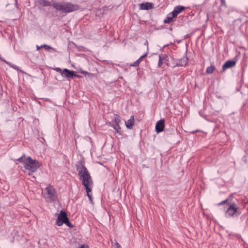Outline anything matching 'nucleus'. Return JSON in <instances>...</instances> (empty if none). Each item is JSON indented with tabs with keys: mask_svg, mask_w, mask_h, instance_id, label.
I'll list each match as a JSON object with an SVG mask.
<instances>
[{
	"mask_svg": "<svg viewBox=\"0 0 248 248\" xmlns=\"http://www.w3.org/2000/svg\"><path fill=\"white\" fill-rule=\"evenodd\" d=\"M79 248H89L87 245L83 244Z\"/></svg>",
	"mask_w": 248,
	"mask_h": 248,
	"instance_id": "cd10ccee",
	"label": "nucleus"
},
{
	"mask_svg": "<svg viewBox=\"0 0 248 248\" xmlns=\"http://www.w3.org/2000/svg\"><path fill=\"white\" fill-rule=\"evenodd\" d=\"M40 3L44 6H47L49 5V2L45 0H41Z\"/></svg>",
	"mask_w": 248,
	"mask_h": 248,
	"instance_id": "6ab92c4d",
	"label": "nucleus"
},
{
	"mask_svg": "<svg viewBox=\"0 0 248 248\" xmlns=\"http://www.w3.org/2000/svg\"><path fill=\"white\" fill-rule=\"evenodd\" d=\"M148 54V53L146 52L142 56H140V57L139 58L141 61H142V59L144 58L145 57H146Z\"/></svg>",
	"mask_w": 248,
	"mask_h": 248,
	"instance_id": "bb28decb",
	"label": "nucleus"
},
{
	"mask_svg": "<svg viewBox=\"0 0 248 248\" xmlns=\"http://www.w3.org/2000/svg\"><path fill=\"white\" fill-rule=\"evenodd\" d=\"M25 155H23L19 158L17 160L21 162H23L24 167L26 169L31 172H35L40 167L39 163L36 160L32 159L30 156L27 158L26 161H23V158Z\"/></svg>",
	"mask_w": 248,
	"mask_h": 248,
	"instance_id": "20e7f679",
	"label": "nucleus"
},
{
	"mask_svg": "<svg viewBox=\"0 0 248 248\" xmlns=\"http://www.w3.org/2000/svg\"><path fill=\"white\" fill-rule=\"evenodd\" d=\"M144 45H146L147 46V47H148V42L147 40L145 41V42L144 43Z\"/></svg>",
	"mask_w": 248,
	"mask_h": 248,
	"instance_id": "c756f323",
	"label": "nucleus"
},
{
	"mask_svg": "<svg viewBox=\"0 0 248 248\" xmlns=\"http://www.w3.org/2000/svg\"><path fill=\"white\" fill-rule=\"evenodd\" d=\"M74 73L75 72L73 71H70L68 69L65 68L62 70V76L67 78H71L74 77Z\"/></svg>",
	"mask_w": 248,
	"mask_h": 248,
	"instance_id": "6e6552de",
	"label": "nucleus"
},
{
	"mask_svg": "<svg viewBox=\"0 0 248 248\" xmlns=\"http://www.w3.org/2000/svg\"><path fill=\"white\" fill-rule=\"evenodd\" d=\"M163 60H162V58H159V61H158V66L159 67H161L162 64V63H163Z\"/></svg>",
	"mask_w": 248,
	"mask_h": 248,
	"instance_id": "b1692460",
	"label": "nucleus"
},
{
	"mask_svg": "<svg viewBox=\"0 0 248 248\" xmlns=\"http://www.w3.org/2000/svg\"><path fill=\"white\" fill-rule=\"evenodd\" d=\"M140 6L141 10H148L153 8V4L150 2H146L140 4Z\"/></svg>",
	"mask_w": 248,
	"mask_h": 248,
	"instance_id": "ddd939ff",
	"label": "nucleus"
},
{
	"mask_svg": "<svg viewBox=\"0 0 248 248\" xmlns=\"http://www.w3.org/2000/svg\"><path fill=\"white\" fill-rule=\"evenodd\" d=\"M42 47H41V46H36V48H37V50H39L41 48H42Z\"/></svg>",
	"mask_w": 248,
	"mask_h": 248,
	"instance_id": "7c9ffc66",
	"label": "nucleus"
},
{
	"mask_svg": "<svg viewBox=\"0 0 248 248\" xmlns=\"http://www.w3.org/2000/svg\"><path fill=\"white\" fill-rule=\"evenodd\" d=\"M166 57H167V55H160L159 56V58H162L163 61L164 60Z\"/></svg>",
	"mask_w": 248,
	"mask_h": 248,
	"instance_id": "a878e982",
	"label": "nucleus"
},
{
	"mask_svg": "<svg viewBox=\"0 0 248 248\" xmlns=\"http://www.w3.org/2000/svg\"><path fill=\"white\" fill-rule=\"evenodd\" d=\"M187 58L186 57H183L178 60V62L176 63L175 66L180 67L186 66L187 64Z\"/></svg>",
	"mask_w": 248,
	"mask_h": 248,
	"instance_id": "f8f14e48",
	"label": "nucleus"
},
{
	"mask_svg": "<svg viewBox=\"0 0 248 248\" xmlns=\"http://www.w3.org/2000/svg\"><path fill=\"white\" fill-rule=\"evenodd\" d=\"M77 169L79 179L85 188L87 196L88 197L91 202H92L93 199L90 192L92 191L93 187V181L90 174L86 167L82 164L78 165Z\"/></svg>",
	"mask_w": 248,
	"mask_h": 248,
	"instance_id": "f257e3e1",
	"label": "nucleus"
},
{
	"mask_svg": "<svg viewBox=\"0 0 248 248\" xmlns=\"http://www.w3.org/2000/svg\"><path fill=\"white\" fill-rule=\"evenodd\" d=\"M79 72L81 74H84V75L89 74V72H88L87 71H83V70H81L80 71H79Z\"/></svg>",
	"mask_w": 248,
	"mask_h": 248,
	"instance_id": "393cba45",
	"label": "nucleus"
},
{
	"mask_svg": "<svg viewBox=\"0 0 248 248\" xmlns=\"http://www.w3.org/2000/svg\"><path fill=\"white\" fill-rule=\"evenodd\" d=\"M113 247L114 248H122L121 245L116 241L114 243Z\"/></svg>",
	"mask_w": 248,
	"mask_h": 248,
	"instance_id": "412c9836",
	"label": "nucleus"
},
{
	"mask_svg": "<svg viewBox=\"0 0 248 248\" xmlns=\"http://www.w3.org/2000/svg\"><path fill=\"white\" fill-rule=\"evenodd\" d=\"M42 195L47 202H56L58 199L57 192L51 185H47L42 192Z\"/></svg>",
	"mask_w": 248,
	"mask_h": 248,
	"instance_id": "7ed1b4c3",
	"label": "nucleus"
},
{
	"mask_svg": "<svg viewBox=\"0 0 248 248\" xmlns=\"http://www.w3.org/2000/svg\"><path fill=\"white\" fill-rule=\"evenodd\" d=\"M77 77V78H80L81 77V76H79V75H76L74 73V77Z\"/></svg>",
	"mask_w": 248,
	"mask_h": 248,
	"instance_id": "c85d7f7f",
	"label": "nucleus"
},
{
	"mask_svg": "<svg viewBox=\"0 0 248 248\" xmlns=\"http://www.w3.org/2000/svg\"><path fill=\"white\" fill-rule=\"evenodd\" d=\"M134 117L133 115H132L130 119L128 120L126 122H125V125L126 127L128 129H132L133 128V125H134Z\"/></svg>",
	"mask_w": 248,
	"mask_h": 248,
	"instance_id": "4468645a",
	"label": "nucleus"
},
{
	"mask_svg": "<svg viewBox=\"0 0 248 248\" xmlns=\"http://www.w3.org/2000/svg\"><path fill=\"white\" fill-rule=\"evenodd\" d=\"M235 64V61L231 60L227 61L223 64L222 66V69L223 70H224L226 69L232 68L233 67Z\"/></svg>",
	"mask_w": 248,
	"mask_h": 248,
	"instance_id": "9b49d317",
	"label": "nucleus"
},
{
	"mask_svg": "<svg viewBox=\"0 0 248 248\" xmlns=\"http://www.w3.org/2000/svg\"><path fill=\"white\" fill-rule=\"evenodd\" d=\"M239 212V207L235 203H230L228 205L224 215L226 217H231Z\"/></svg>",
	"mask_w": 248,
	"mask_h": 248,
	"instance_id": "423d86ee",
	"label": "nucleus"
},
{
	"mask_svg": "<svg viewBox=\"0 0 248 248\" xmlns=\"http://www.w3.org/2000/svg\"><path fill=\"white\" fill-rule=\"evenodd\" d=\"M0 59L2 61H3L4 62H5L7 64L9 65L10 67H11L13 68H14V69H16V70L17 71L19 70V68H18V67L17 66H16V65H15V64H13L11 63H10V62L6 61L5 60L3 59L1 57V59Z\"/></svg>",
	"mask_w": 248,
	"mask_h": 248,
	"instance_id": "dca6fc26",
	"label": "nucleus"
},
{
	"mask_svg": "<svg viewBox=\"0 0 248 248\" xmlns=\"http://www.w3.org/2000/svg\"><path fill=\"white\" fill-rule=\"evenodd\" d=\"M175 17L172 16V15L171 12L168 15L166 18L164 20V22L165 23H170L173 21V19Z\"/></svg>",
	"mask_w": 248,
	"mask_h": 248,
	"instance_id": "2eb2a0df",
	"label": "nucleus"
},
{
	"mask_svg": "<svg viewBox=\"0 0 248 248\" xmlns=\"http://www.w3.org/2000/svg\"><path fill=\"white\" fill-rule=\"evenodd\" d=\"M54 70H55L57 72H59L62 75V70L59 67H56L54 69Z\"/></svg>",
	"mask_w": 248,
	"mask_h": 248,
	"instance_id": "5701e85b",
	"label": "nucleus"
},
{
	"mask_svg": "<svg viewBox=\"0 0 248 248\" xmlns=\"http://www.w3.org/2000/svg\"><path fill=\"white\" fill-rule=\"evenodd\" d=\"M121 122L120 116L117 114L114 115V119L112 121V123H114L115 124L113 126V128L115 130V133H119L121 127L119 125Z\"/></svg>",
	"mask_w": 248,
	"mask_h": 248,
	"instance_id": "0eeeda50",
	"label": "nucleus"
},
{
	"mask_svg": "<svg viewBox=\"0 0 248 248\" xmlns=\"http://www.w3.org/2000/svg\"><path fill=\"white\" fill-rule=\"evenodd\" d=\"M228 202H229V200L228 199H226L225 200H224V201H222L220 203H219L218 204V205L219 206H220V205H223L224 204H228Z\"/></svg>",
	"mask_w": 248,
	"mask_h": 248,
	"instance_id": "aec40b11",
	"label": "nucleus"
},
{
	"mask_svg": "<svg viewBox=\"0 0 248 248\" xmlns=\"http://www.w3.org/2000/svg\"><path fill=\"white\" fill-rule=\"evenodd\" d=\"M165 121L163 119L158 121L155 125V130L157 133L162 132L165 126Z\"/></svg>",
	"mask_w": 248,
	"mask_h": 248,
	"instance_id": "1a4fd4ad",
	"label": "nucleus"
},
{
	"mask_svg": "<svg viewBox=\"0 0 248 248\" xmlns=\"http://www.w3.org/2000/svg\"><path fill=\"white\" fill-rule=\"evenodd\" d=\"M41 47H44L46 50H49V49L52 48V47H50V46H48L47 45H45V44L41 45Z\"/></svg>",
	"mask_w": 248,
	"mask_h": 248,
	"instance_id": "4be33fe9",
	"label": "nucleus"
},
{
	"mask_svg": "<svg viewBox=\"0 0 248 248\" xmlns=\"http://www.w3.org/2000/svg\"><path fill=\"white\" fill-rule=\"evenodd\" d=\"M185 9V7L183 6L179 5L175 6L173 10L171 12L172 15V16L176 17L178 14L181 13Z\"/></svg>",
	"mask_w": 248,
	"mask_h": 248,
	"instance_id": "9d476101",
	"label": "nucleus"
},
{
	"mask_svg": "<svg viewBox=\"0 0 248 248\" xmlns=\"http://www.w3.org/2000/svg\"><path fill=\"white\" fill-rule=\"evenodd\" d=\"M215 68L213 65H211L207 68L206 72L208 74H212L214 72Z\"/></svg>",
	"mask_w": 248,
	"mask_h": 248,
	"instance_id": "f3484780",
	"label": "nucleus"
},
{
	"mask_svg": "<svg viewBox=\"0 0 248 248\" xmlns=\"http://www.w3.org/2000/svg\"><path fill=\"white\" fill-rule=\"evenodd\" d=\"M63 224H65L70 228L73 227V225L69 221L66 212L62 210L58 216L56 224L59 226H61Z\"/></svg>",
	"mask_w": 248,
	"mask_h": 248,
	"instance_id": "39448f33",
	"label": "nucleus"
},
{
	"mask_svg": "<svg viewBox=\"0 0 248 248\" xmlns=\"http://www.w3.org/2000/svg\"><path fill=\"white\" fill-rule=\"evenodd\" d=\"M221 3L224 4L225 3V0H221Z\"/></svg>",
	"mask_w": 248,
	"mask_h": 248,
	"instance_id": "2f4dec72",
	"label": "nucleus"
},
{
	"mask_svg": "<svg viewBox=\"0 0 248 248\" xmlns=\"http://www.w3.org/2000/svg\"><path fill=\"white\" fill-rule=\"evenodd\" d=\"M141 61L140 59H139L136 61H135L133 63L131 64L130 66H134V67H137V66L139 65V64L140 63Z\"/></svg>",
	"mask_w": 248,
	"mask_h": 248,
	"instance_id": "a211bd4d",
	"label": "nucleus"
},
{
	"mask_svg": "<svg viewBox=\"0 0 248 248\" xmlns=\"http://www.w3.org/2000/svg\"><path fill=\"white\" fill-rule=\"evenodd\" d=\"M52 6L57 10L63 13H68L77 11L79 9V6L77 4H74L70 2H57L54 3Z\"/></svg>",
	"mask_w": 248,
	"mask_h": 248,
	"instance_id": "f03ea898",
	"label": "nucleus"
}]
</instances>
